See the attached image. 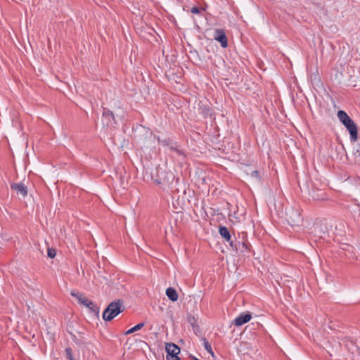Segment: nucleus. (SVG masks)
<instances>
[{
	"label": "nucleus",
	"mask_w": 360,
	"mask_h": 360,
	"mask_svg": "<svg viewBox=\"0 0 360 360\" xmlns=\"http://www.w3.org/2000/svg\"><path fill=\"white\" fill-rule=\"evenodd\" d=\"M174 176L172 172H167L162 169L157 168V178L154 179L155 182L159 185L171 184L172 192L179 193L180 189L176 186L179 184V179H176L175 184H174Z\"/></svg>",
	"instance_id": "f257e3e1"
},
{
	"label": "nucleus",
	"mask_w": 360,
	"mask_h": 360,
	"mask_svg": "<svg viewBox=\"0 0 360 360\" xmlns=\"http://www.w3.org/2000/svg\"><path fill=\"white\" fill-rule=\"evenodd\" d=\"M124 310L123 300H116L110 302L105 308L103 313V319L105 321H110Z\"/></svg>",
	"instance_id": "f03ea898"
},
{
	"label": "nucleus",
	"mask_w": 360,
	"mask_h": 360,
	"mask_svg": "<svg viewBox=\"0 0 360 360\" xmlns=\"http://www.w3.org/2000/svg\"><path fill=\"white\" fill-rule=\"evenodd\" d=\"M285 219L290 226H297L302 221L301 214L298 210L289 207L285 208Z\"/></svg>",
	"instance_id": "7ed1b4c3"
},
{
	"label": "nucleus",
	"mask_w": 360,
	"mask_h": 360,
	"mask_svg": "<svg viewBox=\"0 0 360 360\" xmlns=\"http://www.w3.org/2000/svg\"><path fill=\"white\" fill-rule=\"evenodd\" d=\"M133 134L134 138L137 141L144 143L148 136H151L152 132L148 128L142 125H137L136 128L134 129Z\"/></svg>",
	"instance_id": "20e7f679"
},
{
	"label": "nucleus",
	"mask_w": 360,
	"mask_h": 360,
	"mask_svg": "<svg viewBox=\"0 0 360 360\" xmlns=\"http://www.w3.org/2000/svg\"><path fill=\"white\" fill-rule=\"evenodd\" d=\"M165 350L167 354V360H169V356L175 359L179 357L178 354L180 353V348L174 343H167L165 346Z\"/></svg>",
	"instance_id": "39448f33"
},
{
	"label": "nucleus",
	"mask_w": 360,
	"mask_h": 360,
	"mask_svg": "<svg viewBox=\"0 0 360 360\" xmlns=\"http://www.w3.org/2000/svg\"><path fill=\"white\" fill-rule=\"evenodd\" d=\"M214 38L215 40L221 44L223 48H226L228 46L227 37L225 32L222 29H217L215 30Z\"/></svg>",
	"instance_id": "423d86ee"
},
{
	"label": "nucleus",
	"mask_w": 360,
	"mask_h": 360,
	"mask_svg": "<svg viewBox=\"0 0 360 360\" xmlns=\"http://www.w3.org/2000/svg\"><path fill=\"white\" fill-rule=\"evenodd\" d=\"M299 184V186H300V188L302 191H303V190H307L309 192V195L314 199V200H323L324 199V193L321 192V193H319V192H321L320 190H315V189H312V191H309V186L307 185H304L303 187L300 185V183L298 182Z\"/></svg>",
	"instance_id": "0eeeda50"
},
{
	"label": "nucleus",
	"mask_w": 360,
	"mask_h": 360,
	"mask_svg": "<svg viewBox=\"0 0 360 360\" xmlns=\"http://www.w3.org/2000/svg\"><path fill=\"white\" fill-rule=\"evenodd\" d=\"M251 318L252 316L250 312L242 313L233 321L232 323L236 326H240L248 323L251 319Z\"/></svg>",
	"instance_id": "6e6552de"
},
{
	"label": "nucleus",
	"mask_w": 360,
	"mask_h": 360,
	"mask_svg": "<svg viewBox=\"0 0 360 360\" xmlns=\"http://www.w3.org/2000/svg\"><path fill=\"white\" fill-rule=\"evenodd\" d=\"M82 305L86 307L91 313H93L96 317H98L100 311L99 307L90 300L87 299L82 301Z\"/></svg>",
	"instance_id": "1a4fd4ad"
},
{
	"label": "nucleus",
	"mask_w": 360,
	"mask_h": 360,
	"mask_svg": "<svg viewBox=\"0 0 360 360\" xmlns=\"http://www.w3.org/2000/svg\"><path fill=\"white\" fill-rule=\"evenodd\" d=\"M11 188L16 191L18 194H20L22 197L27 195V188L22 183L13 184Z\"/></svg>",
	"instance_id": "9d476101"
},
{
	"label": "nucleus",
	"mask_w": 360,
	"mask_h": 360,
	"mask_svg": "<svg viewBox=\"0 0 360 360\" xmlns=\"http://www.w3.org/2000/svg\"><path fill=\"white\" fill-rule=\"evenodd\" d=\"M350 135L352 142H355L358 139V129L356 124L354 122L351 125L346 127Z\"/></svg>",
	"instance_id": "9b49d317"
},
{
	"label": "nucleus",
	"mask_w": 360,
	"mask_h": 360,
	"mask_svg": "<svg viewBox=\"0 0 360 360\" xmlns=\"http://www.w3.org/2000/svg\"><path fill=\"white\" fill-rule=\"evenodd\" d=\"M166 295L167 297L172 302H175L178 300V294L176 290L172 287L167 288Z\"/></svg>",
	"instance_id": "f8f14e48"
},
{
	"label": "nucleus",
	"mask_w": 360,
	"mask_h": 360,
	"mask_svg": "<svg viewBox=\"0 0 360 360\" xmlns=\"http://www.w3.org/2000/svg\"><path fill=\"white\" fill-rule=\"evenodd\" d=\"M248 245L249 243L247 241H238L237 242V248L236 249V251H239L241 253L247 252L249 250Z\"/></svg>",
	"instance_id": "ddd939ff"
},
{
	"label": "nucleus",
	"mask_w": 360,
	"mask_h": 360,
	"mask_svg": "<svg viewBox=\"0 0 360 360\" xmlns=\"http://www.w3.org/2000/svg\"><path fill=\"white\" fill-rule=\"evenodd\" d=\"M219 234L221 236L226 240V241H229L230 238L231 237V233L229 229L226 226H221L219 229Z\"/></svg>",
	"instance_id": "4468645a"
},
{
	"label": "nucleus",
	"mask_w": 360,
	"mask_h": 360,
	"mask_svg": "<svg viewBox=\"0 0 360 360\" xmlns=\"http://www.w3.org/2000/svg\"><path fill=\"white\" fill-rule=\"evenodd\" d=\"M337 117L342 124H343L345 122H347L348 120L351 119L350 117L347 115V113L342 110L338 111Z\"/></svg>",
	"instance_id": "2eb2a0df"
},
{
	"label": "nucleus",
	"mask_w": 360,
	"mask_h": 360,
	"mask_svg": "<svg viewBox=\"0 0 360 360\" xmlns=\"http://www.w3.org/2000/svg\"><path fill=\"white\" fill-rule=\"evenodd\" d=\"M143 326H144V323H143V322L139 323L137 325H136L135 326H134L133 328H131L129 330H128L127 331H126L125 335L131 334V333L141 329Z\"/></svg>",
	"instance_id": "dca6fc26"
},
{
	"label": "nucleus",
	"mask_w": 360,
	"mask_h": 360,
	"mask_svg": "<svg viewBox=\"0 0 360 360\" xmlns=\"http://www.w3.org/2000/svg\"><path fill=\"white\" fill-rule=\"evenodd\" d=\"M247 174H250V177L256 182H259L261 179L259 173L257 170H252L250 172H247Z\"/></svg>",
	"instance_id": "f3484780"
},
{
	"label": "nucleus",
	"mask_w": 360,
	"mask_h": 360,
	"mask_svg": "<svg viewBox=\"0 0 360 360\" xmlns=\"http://www.w3.org/2000/svg\"><path fill=\"white\" fill-rule=\"evenodd\" d=\"M103 117L105 119L112 118V120L114 121V122L116 123L115 120V116H114L113 112L111 110H108V109L104 108L103 112Z\"/></svg>",
	"instance_id": "a211bd4d"
},
{
	"label": "nucleus",
	"mask_w": 360,
	"mask_h": 360,
	"mask_svg": "<svg viewBox=\"0 0 360 360\" xmlns=\"http://www.w3.org/2000/svg\"><path fill=\"white\" fill-rule=\"evenodd\" d=\"M187 321L191 324L193 329H195V328H198L197 319L193 316H188Z\"/></svg>",
	"instance_id": "6ab92c4d"
},
{
	"label": "nucleus",
	"mask_w": 360,
	"mask_h": 360,
	"mask_svg": "<svg viewBox=\"0 0 360 360\" xmlns=\"http://www.w3.org/2000/svg\"><path fill=\"white\" fill-rule=\"evenodd\" d=\"M354 156L356 162L360 164V142L357 144L356 148L354 151Z\"/></svg>",
	"instance_id": "aec40b11"
},
{
	"label": "nucleus",
	"mask_w": 360,
	"mask_h": 360,
	"mask_svg": "<svg viewBox=\"0 0 360 360\" xmlns=\"http://www.w3.org/2000/svg\"><path fill=\"white\" fill-rule=\"evenodd\" d=\"M70 294L72 297H76L81 304H82V301H84L85 300L88 299L86 297H84L82 294L77 293L73 291L71 292Z\"/></svg>",
	"instance_id": "412c9836"
},
{
	"label": "nucleus",
	"mask_w": 360,
	"mask_h": 360,
	"mask_svg": "<svg viewBox=\"0 0 360 360\" xmlns=\"http://www.w3.org/2000/svg\"><path fill=\"white\" fill-rule=\"evenodd\" d=\"M70 294L72 297H76L81 304H82V301H84L85 300L88 299L86 297H84L82 294L77 293L73 291L71 292Z\"/></svg>",
	"instance_id": "4be33fe9"
},
{
	"label": "nucleus",
	"mask_w": 360,
	"mask_h": 360,
	"mask_svg": "<svg viewBox=\"0 0 360 360\" xmlns=\"http://www.w3.org/2000/svg\"><path fill=\"white\" fill-rule=\"evenodd\" d=\"M203 342H204V347H205V349H206V351L207 352H209L212 356H214V352L212 351L211 345L206 340V338H203Z\"/></svg>",
	"instance_id": "5701e85b"
},
{
	"label": "nucleus",
	"mask_w": 360,
	"mask_h": 360,
	"mask_svg": "<svg viewBox=\"0 0 360 360\" xmlns=\"http://www.w3.org/2000/svg\"><path fill=\"white\" fill-rule=\"evenodd\" d=\"M47 255L49 258H54L56 255V250L53 248H49Z\"/></svg>",
	"instance_id": "b1692460"
},
{
	"label": "nucleus",
	"mask_w": 360,
	"mask_h": 360,
	"mask_svg": "<svg viewBox=\"0 0 360 360\" xmlns=\"http://www.w3.org/2000/svg\"><path fill=\"white\" fill-rule=\"evenodd\" d=\"M98 278L101 283L108 284L109 281L108 277L105 276L101 275L100 273L98 274Z\"/></svg>",
	"instance_id": "393cba45"
},
{
	"label": "nucleus",
	"mask_w": 360,
	"mask_h": 360,
	"mask_svg": "<svg viewBox=\"0 0 360 360\" xmlns=\"http://www.w3.org/2000/svg\"><path fill=\"white\" fill-rule=\"evenodd\" d=\"M229 245L233 248V250H236L237 248V242L232 240L231 237L230 238V240L227 241Z\"/></svg>",
	"instance_id": "a878e982"
},
{
	"label": "nucleus",
	"mask_w": 360,
	"mask_h": 360,
	"mask_svg": "<svg viewBox=\"0 0 360 360\" xmlns=\"http://www.w3.org/2000/svg\"><path fill=\"white\" fill-rule=\"evenodd\" d=\"M65 352H66L68 358L70 360H74L73 357H72V349H71V348H66L65 349Z\"/></svg>",
	"instance_id": "bb28decb"
},
{
	"label": "nucleus",
	"mask_w": 360,
	"mask_h": 360,
	"mask_svg": "<svg viewBox=\"0 0 360 360\" xmlns=\"http://www.w3.org/2000/svg\"><path fill=\"white\" fill-rule=\"evenodd\" d=\"M191 11L192 13L198 14L200 13V9H199V8L194 6L191 8Z\"/></svg>",
	"instance_id": "cd10ccee"
},
{
	"label": "nucleus",
	"mask_w": 360,
	"mask_h": 360,
	"mask_svg": "<svg viewBox=\"0 0 360 360\" xmlns=\"http://www.w3.org/2000/svg\"><path fill=\"white\" fill-rule=\"evenodd\" d=\"M354 122L350 119L349 120H348L347 122H344L342 124L345 127H347L348 126L351 125L352 123H354Z\"/></svg>",
	"instance_id": "c85d7f7f"
},
{
	"label": "nucleus",
	"mask_w": 360,
	"mask_h": 360,
	"mask_svg": "<svg viewBox=\"0 0 360 360\" xmlns=\"http://www.w3.org/2000/svg\"><path fill=\"white\" fill-rule=\"evenodd\" d=\"M112 124V123H111V122H110V121H109V122L108 121V122L105 123V124H106V125H109V124Z\"/></svg>",
	"instance_id": "c756f323"
},
{
	"label": "nucleus",
	"mask_w": 360,
	"mask_h": 360,
	"mask_svg": "<svg viewBox=\"0 0 360 360\" xmlns=\"http://www.w3.org/2000/svg\"><path fill=\"white\" fill-rule=\"evenodd\" d=\"M182 192H183L184 194H186V190H185L184 188H182Z\"/></svg>",
	"instance_id": "7c9ffc66"
},
{
	"label": "nucleus",
	"mask_w": 360,
	"mask_h": 360,
	"mask_svg": "<svg viewBox=\"0 0 360 360\" xmlns=\"http://www.w3.org/2000/svg\"><path fill=\"white\" fill-rule=\"evenodd\" d=\"M174 360H180L179 357H176V359H174Z\"/></svg>",
	"instance_id": "2f4dec72"
}]
</instances>
